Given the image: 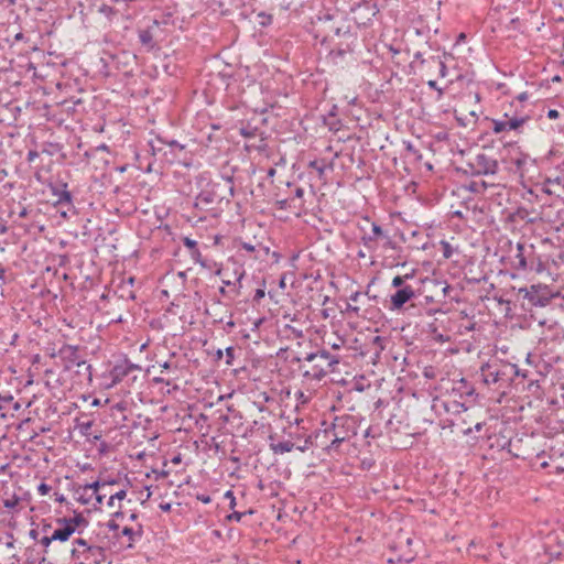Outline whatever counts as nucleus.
I'll return each instance as SVG.
<instances>
[{
  "mask_svg": "<svg viewBox=\"0 0 564 564\" xmlns=\"http://www.w3.org/2000/svg\"><path fill=\"white\" fill-rule=\"evenodd\" d=\"M445 58H446L445 53H444L443 57L440 55H430L429 57H426V62L438 63V67L436 68V70H437V76L441 78H444L447 75V66L445 63Z\"/></svg>",
  "mask_w": 564,
  "mask_h": 564,
  "instance_id": "29",
  "label": "nucleus"
},
{
  "mask_svg": "<svg viewBox=\"0 0 564 564\" xmlns=\"http://www.w3.org/2000/svg\"><path fill=\"white\" fill-rule=\"evenodd\" d=\"M154 144H158V148H163L166 145V142H167V139L161 137V135H155L153 139H150Z\"/></svg>",
  "mask_w": 564,
  "mask_h": 564,
  "instance_id": "56",
  "label": "nucleus"
},
{
  "mask_svg": "<svg viewBox=\"0 0 564 564\" xmlns=\"http://www.w3.org/2000/svg\"><path fill=\"white\" fill-rule=\"evenodd\" d=\"M141 367L131 362L128 358L119 360L109 371L108 378L111 384H117L122 381H134L137 376L134 372L141 371Z\"/></svg>",
  "mask_w": 564,
  "mask_h": 564,
  "instance_id": "14",
  "label": "nucleus"
},
{
  "mask_svg": "<svg viewBox=\"0 0 564 564\" xmlns=\"http://www.w3.org/2000/svg\"><path fill=\"white\" fill-rule=\"evenodd\" d=\"M452 394L470 401H475L477 395L474 386L464 378L454 382Z\"/></svg>",
  "mask_w": 564,
  "mask_h": 564,
  "instance_id": "18",
  "label": "nucleus"
},
{
  "mask_svg": "<svg viewBox=\"0 0 564 564\" xmlns=\"http://www.w3.org/2000/svg\"><path fill=\"white\" fill-rule=\"evenodd\" d=\"M419 288L421 295H416L415 302L412 303V306H421L427 315L443 312L442 299L432 288H430L427 281H423V285Z\"/></svg>",
  "mask_w": 564,
  "mask_h": 564,
  "instance_id": "10",
  "label": "nucleus"
},
{
  "mask_svg": "<svg viewBox=\"0 0 564 564\" xmlns=\"http://www.w3.org/2000/svg\"><path fill=\"white\" fill-rule=\"evenodd\" d=\"M253 510L249 509L248 511L240 512V511H234L232 513L228 514L226 517V520L228 522H240L242 518L247 514H252Z\"/></svg>",
  "mask_w": 564,
  "mask_h": 564,
  "instance_id": "39",
  "label": "nucleus"
},
{
  "mask_svg": "<svg viewBox=\"0 0 564 564\" xmlns=\"http://www.w3.org/2000/svg\"><path fill=\"white\" fill-rule=\"evenodd\" d=\"M427 86L438 93V98H441L443 96L444 91L441 87H438L436 80H434V79L429 80Z\"/></svg>",
  "mask_w": 564,
  "mask_h": 564,
  "instance_id": "58",
  "label": "nucleus"
},
{
  "mask_svg": "<svg viewBox=\"0 0 564 564\" xmlns=\"http://www.w3.org/2000/svg\"><path fill=\"white\" fill-rule=\"evenodd\" d=\"M512 163L516 167V172L519 173L521 177H524L530 172L531 167H534L535 160L529 154L519 153L518 156L512 159Z\"/></svg>",
  "mask_w": 564,
  "mask_h": 564,
  "instance_id": "22",
  "label": "nucleus"
},
{
  "mask_svg": "<svg viewBox=\"0 0 564 564\" xmlns=\"http://www.w3.org/2000/svg\"><path fill=\"white\" fill-rule=\"evenodd\" d=\"M217 275L223 276V284L228 286V293L230 294V300L236 299L241 293V280L246 275V270L241 265H237L234 262L232 272L229 273V267L220 268L216 271Z\"/></svg>",
  "mask_w": 564,
  "mask_h": 564,
  "instance_id": "11",
  "label": "nucleus"
},
{
  "mask_svg": "<svg viewBox=\"0 0 564 564\" xmlns=\"http://www.w3.org/2000/svg\"><path fill=\"white\" fill-rule=\"evenodd\" d=\"M416 295L420 294V288L414 285L404 286L401 290H397L394 294L390 297V306L391 311H400L404 307V305L409 302H415Z\"/></svg>",
  "mask_w": 564,
  "mask_h": 564,
  "instance_id": "15",
  "label": "nucleus"
},
{
  "mask_svg": "<svg viewBox=\"0 0 564 564\" xmlns=\"http://www.w3.org/2000/svg\"><path fill=\"white\" fill-rule=\"evenodd\" d=\"M127 403L123 401L117 402L116 404L111 405V414L115 416L117 413L123 414L127 410ZM122 419L126 420V416L122 415Z\"/></svg>",
  "mask_w": 564,
  "mask_h": 564,
  "instance_id": "43",
  "label": "nucleus"
},
{
  "mask_svg": "<svg viewBox=\"0 0 564 564\" xmlns=\"http://www.w3.org/2000/svg\"><path fill=\"white\" fill-rule=\"evenodd\" d=\"M148 145L153 156H156L159 154L163 156V148H158V144H154L151 140H149Z\"/></svg>",
  "mask_w": 564,
  "mask_h": 564,
  "instance_id": "52",
  "label": "nucleus"
},
{
  "mask_svg": "<svg viewBox=\"0 0 564 564\" xmlns=\"http://www.w3.org/2000/svg\"><path fill=\"white\" fill-rule=\"evenodd\" d=\"M427 283L442 299V305L447 297H449L451 301H457L456 297L452 295L454 289L449 284L436 280H427Z\"/></svg>",
  "mask_w": 564,
  "mask_h": 564,
  "instance_id": "24",
  "label": "nucleus"
},
{
  "mask_svg": "<svg viewBox=\"0 0 564 564\" xmlns=\"http://www.w3.org/2000/svg\"><path fill=\"white\" fill-rule=\"evenodd\" d=\"M76 500L80 502L82 505H88L90 503L94 492H90L87 490L84 486H80L76 489Z\"/></svg>",
  "mask_w": 564,
  "mask_h": 564,
  "instance_id": "33",
  "label": "nucleus"
},
{
  "mask_svg": "<svg viewBox=\"0 0 564 564\" xmlns=\"http://www.w3.org/2000/svg\"><path fill=\"white\" fill-rule=\"evenodd\" d=\"M545 160L549 161L562 175H557L555 177L547 176L544 181L543 191L547 194H551V189L549 185L557 184L564 185V150L562 145L556 144L553 145L545 155Z\"/></svg>",
  "mask_w": 564,
  "mask_h": 564,
  "instance_id": "12",
  "label": "nucleus"
},
{
  "mask_svg": "<svg viewBox=\"0 0 564 564\" xmlns=\"http://www.w3.org/2000/svg\"><path fill=\"white\" fill-rule=\"evenodd\" d=\"M183 245L189 250V252L198 248L197 241L191 239L189 237H185L183 239Z\"/></svg>",
  "mask_w": 564,
  "mask_h": 564,
  "instance_id": "49",
  "label": "nucleus"
},
{
  "mask_svg": "<svg viewBox=\"0 0 564 564\" xmlns=\"http://www.w3.org/2000/svg\"><path fill=\"white\" fill-rule=\"evenodd\" d=\"M19 409L20 404L14 400L11 393H0V417L4 419L8 415L13 416L14 412Z\"/></svg>",
  "mask_w": 564,
  "mask_h": 564,
  "instance_id": "21",
  "label": "nucleus"
},
{
  "mask_svg": "<svg viewBox=\"0 0 564 564\" xmlns=\"http://www.w3.org/2000/svg\"><path fill=\"white\" fill-rule=\"evenodd\" d=\"M518 297L527 300L531 306H546L553 297L547 285L533 284L530 288H521Z\"/></svg>",
  "mask_w": 564,
  "mask_h": 564,
  "instance_id": "13",
  "label": "nucleus"
},
{
  "mask_svg": "<svg viewBox=\"0 0 564 564\" xmlns=\"http://www.w3.org/2000/svg\"><path fill=\"white\" fill-rule=\"evenodd\" d=\"M106 496H107V494L106 492H101V490L94 495V497L96 498V501H97L98 505L102 503V501L106 498Z\"/></svg>",
  "mask_w": 564,
  "mask_h": 564,
  "instance_id": "63",
  "label": "nucleus"
},
{
  "mask_svg": "<svg viewBox=\"0 0 564 564\" xmlns=\"http://www.w3.org/2000/svg\"><path fill=\"white\" fill-rule=\"evenodd\" d=\"M58 356L65 362L66 369H72L73 367L83 368L85 370V379L87 382H91V365L82 359L78 346L65 344L59 348Z\"/></svg>",
  "mask_w": 564,
  "mask_h": 564,
  "instance_id": "8",
  "label": "nucleus"
},
{
  "mask_svg": "<svg viewBox=\"0 0 564 564\" xmlns=\"http://www.w3.org/2000/svg\"><path fill=\"white\" fill-rule=\"evenodd\" d=\"M166 147H169V151L163 152V158H165V160L170 163L178 160L180 153L185 149V147L176 140H167Z\"/></svg>",
  "mask_w": 564,
  "mask_h": 564,
  "instance_id": "26",
  "label": "nucleus"
},
{
  "mask_svg": "<svg viewBox=\"0 0 564 564\" xmlns=\"http://www.w3.org/2000/svg\"><path fill=\"white\" fill-rule=\"evenodd\" d=\"M189 254H191L192 260L195 263H199L203 268L207 267L206 261L203 259L202 253L198 248L191 251Z\"/></svg>",
  "mask_w": 564,
  "mask_h": 564,
  "instance_id": "45",
  "label": "nucleus"
},
{
  "mask_svg": "<svg viewBox=\"0 0 564 564\" xmlns=\"http://www.w3.org/2000/svg\"><path fill=\"white\" fill-rule=\"evenodd\" d=\"M495 182H487V181H480V182H477V181H473L470 182V184L468 185V189L473 193H477V194H480V193H484L485 189L488 187V186H495Z\"/></svg>",
  "mask_w": 564,
  "mask_h": 564,
  "instance_id": "35",
  "label": "nucleus"
},
{
  "mask_svg": "<svg viewBox=\"0 0 564 564\" xmlns=\"http://www.w3.org/2000/svg\"><path fill=\"white\" fill-rule=\"evenodd\" d=\"M112 495V499H116V500H123L127 496V490L126 489H121L117 492H113L111 494Z\"/></svg>",
  "mask_w": 564,
  "mask_h": 564,
  "instance_id": "59",
  "label": "nucleus"
},
{
  "mask_svg": "<svg viewBox=\"0 0 564 564\" xmlns=\"http://www.w3.org/2000/svg\"><path fill=\"white\" fill-rule=\"evenodd\" d=\"M313 445L312 436H307L301 445H295V448L304 452Z\"/></svg>",
  "mask_w": 564,
  "mask_h": 564,
  "instance_id": "51",
  "label": "nucleus"
},
{
  "mask_svg": "<svg viewBox=\"0 0 564 564\" xmlns=\"http://www.w3.org/2000/svg\"><path fill=\"white\" fill-rule=\"evenodd\" d=\"M307 166H308V169L315 170L318 174V177L323 178L325 175V170L327 167V164H326L325 159H321V160L316 159V160L310 161Z\"/></svg>",
  "mask_w": 564,
  "mask_h": 564,
  "instance_id": "34",
  "label": "nucleus"
},
{
  "mask_svg": "<svg viewBox=\"0 0 564 564\" xmlns=\"http://www.w3.org/2000/svg\"><path fill=\"white\" fill-rule=\"evenodd\" d=\"M319 20L323 22V31L326 32V34H332V26L338 24V21H335L334 18L329 14H326L324 18H321Z\"/></svg>",
  "mask_w": 564,
  "mask_h": 564,
  "instance_id": "38",
  "label": "nucleus"
},
{
  "mask_svg": "<svg viewBox=\"0 0 564 564\" xmlns=\"http://www.w3.org/2000/svg\"><path fill=\"white\" fill-rule=\"evenodd\" d=\"M116 481L115 480H111V481H95V482H91V484H87L85 485L84 487L89 490L90 492H94V495L102 489H105L106 487L108 486H111V485H115Z\"/></svg>",
  "mask_w": 564,
  "mask_h": 564,
  "instance_id": "36",
  "label": "nucleus"
},
{
  "mask_svg": "<svg viewBox=\"0 0 564 564\" xmlns=\"http://www.w3.org/2000/svg\"><path fill=\"white\" fill-rule=\"evenodd\" d=\"M98 12L104 14L105 17L108 18V20H112V18L117 14V10L113 9L112 7L108 6V4H105L102 3L99 8H98Z\"/></svg>",
  "mask_w": 564,
  "mask_h": 564,
  "instance_id": "41",
  "label": "nucleus"
},
{
  "mask_svg": "<svg viewBox=\"0 0 564 564\" xmlns=\"http://www.w3.org/2000/svg\"><path fill=\"white\" fill-rule=\"evenodd\" d=\"M142 533H143V531H142L141 524L138 525V530H134L133 528L124 527L121 531V534L123 536L128 538V541H129L128 546L129 547L132 546V544L135 540L141 539Z\"/></svg>",
  "mask_w": 564,
  "mask_h": 564,
  "instance_id": "30",
  "label": "nucleus"
},
{
  "mask_svg": "<svg viewBox=\"0 0 564 564\" xmlns=\"http://www.w3.org/2000/svg\"><path fill=\"white\" fill-rule=\"evenodd\" d=\"M332 32L335 41L347 39V35L349 34H357V32L354 31L350 24L344 19H340L337 25L332 26ZM326 35H330V33H327Z\"/></svg>",
  "mask_w": 564,
  "mask_h": 564,
  "instance_id": "25",
  "label": "nucleus"
},
{
  "mask_svg": "<svg viewBox=\"0 0 564 564\" xmlns=\"http://www.w3.org/2000/svg\"><path fill=\"white\" fill-rule=\"evenodd\" d=\"M236 357V348L229 346L226 348V365L232 366Z\"/></svg>",
  "mask_w": 564,
  "mask_h": 564,
  "instance_id": "46",
  "label": "nucleus"
},
{
  "mask_svg": "<svg viewBox=\"0 0 564 564\" xmlns=\"http://www.w3.org/2000/svg\"><path fill=\"white\" fill-rule=\"evenodd\" d=\"M549 256L538 253L534 245L518 242L512 268L524 273H543L547 270Z\"/></svg>",
  "mask_w": 564,
  "mask_h": 564,
  "instance_id": "4",
  "label": "nucleus"
},
{
  "mask_svg": "<svg viewBox=\"0 0 564 564\" xmlns=\"http://www.w3.org/2000/svg\"><path fill=\"white\" fill-rule=\"evenodd\" d=\"M259 18H261L262 20L260 21V24L262 26H267V25H270L271 22H272V17L270 14H265L263 12L259 13Z\"/></svg>",
  "mask_w": 564,
  "mask_h": 564,
  "instance_id": "57",
  "label": "nucleus"
},
{
  "mask_svg": "<svg viewBox=\"0 0 564 564\" xmlns=\"http://www.w3.org/2000/svg\"><path fill=\"white\" fill-rule=\"evenodd\" d=\"M197 184L202 188L195 198L194 206L202 210H208L223 200L229 203L235 195L234 180L230 176L223 177L220 182H214L200 175Z\"/></svg>",
  "mask_w": 564,
  "mask_h": 564,
  "instance_id": "2",
  "label": "nucleus"
},
{
  "mask_svg": "<svg viewBox=\"0 0 564 564\" xmlns=\"http://www.w3.org/2000/svg\"><path fill=\"white\" fill-rule=\"evenodd\" d=\"M74 533L70 525L66 523V517L55 518V528L52 536L56 542H66Z\"/></svg>",
  "mask_w": 564,
  "mask_h": 564,
  "instance_id": "20",
  "label": "nucleus"
},
{
  "mask_svg": "<svg viewBox=\"0 0 564 564\" xmlns=\"http://www.w3.org/2000/svg\"><path fill=\"white\" fill-rule=\"evenodd\" d=\"M518 373V366L500 359L484 364L478 372L479 379L487 386L499 383L509 386L514 381Z\"/></svg>",
  "mask_w": 564,
  "mask_h": 564,
  "instance_id": "5",
  "label": "nucleus"
},
{
  "mask_svg": "<svg viewBox=\"0 0 564 564\" xmlns=\"http://www.w3.org/2000/svg\"><path fill=\"white\" fill-rule=\"evenodd\" d=\"M158 26H159V23H158L156 20H154L152 26H149L147 29H141V30L138 31L139 41L142 44V46L145 47V50L148 52L153 51L154 48H156V43L154 41L153 29H158Z\"/></svg>",
  "mask_w": 564,
  "mask_h": 564,
  "instance_id": "23",
  "label": "nucleus"
},
{
  "mask_svg": "<svg viewBox=\"0 0 564 564\" xmlns=\"http://www.w3.org/2000/svg\"><path fill=\"white\" fill-rule=\"evenodd\" d=\"M546 117L551 120H554L560 117V112L556 109H549L546 112Z\"/></svg>",
  "mask_w": 564,
  "mask_h": 564,
  "instance_id": "61",
  "label": "nucleus"
},
{
  "mask_svg": "<svg viewBox=\"0 0 564 564\" xmlns=\"http://www.w3.org/2000/svg\"><path fill=\"white\" fill-rule=\"evenodd\" d=\"M107 528L110 530V531H118L119 530V524L116 522L115 519H111L108 521L107 523Z\"/></svg>",
  "mask_w": 564,
  "mask_h": 564,
  "instance_id": "62",
  "label": "nucleus"
},
{
  "mask_svg": "<svg viewBox=\"0 0 564 564\" xmlns=\"http://www.w3.org/2000/svg\"><path fill=\"white\" fill-rule=\"evenodd\" d=\"M405 153L408 156H412L415 161H420L422 159L421 152L411 143H405Z\"/></svg>",
  "mask_w": 564,
  "mask_h": 564,
  "instance_id": "40",
  "label": "nucleus"
},
{
  "mask_svg": "<svg viewBox=\"0 0 564 564\" xmlns=\"http://www.w3.org/2000/svg\"><path fill=\"white\" fill-rule=\"evenodd\" d=\"M442 249H443V256L445 259H449L453 254V249L449 242L442 240L441 241Z\"/></svg>",
  "mask_w": 564,
  "mask_h": 564,
  "instance_id": "47",
  "label": "nucleus"
},
{
  "mask_svg": "<svg viewBox=\"0 0 564 564\" xmlns=\"http://www.w3.org/2000/svg\"><path fill=\"white\" fill-rule=\"evenodd\" d=\"M51 490H52V487L50 485H47L46 482H41L37 486V492L41 496L47 495Z\"/></svg>",
  "mask_w": 564,
  "mask_h": 564,
  "instance_id": "54",
  "label": "nucleus"
},
{
  "mask_svg": "<svg viewBox=\"0 0 564 564\" xmlns=\"http://www.w3.org/2000/svg\"><path fill=\"white\" fill-rule=\"evenodd\" d=\"M365 245L369 246V243L382 241V247L384 249H395L397 245L393 239L389 236L387 231H384L380 225L377 223L371 224V232L365 236L364 238Z\"/></svg>",
  "mask_w": 564,
  "mask_h": 564,
  "instance_id": "16",
  "label": "nucleus"
},
{
  "mask_svg": "<svg viewBox=\"0 0 564 564\" xmlns=\"http://www.w3.org/2000/svg\"><path fill=\"white\" fill-rule=\"evenodd\" d=\"M294 361L300 364L299 369L304 379L319 382L334 370V366L339 362V359L322 349L307 354L304 358L296 357Z\"/></svg>",
  "mask_w": 564,
  "mask_h": 564,
  "instance_id": "3",
  "label": "nucleus"
},
{
  "mask_svg": "<svg viewBox=\"0 0 564 564\" xmlns=\"http://www.w3.org/2000/svg\"><path fill=\"white\" fill-rule=\"evenodd\" d=\"M66 523L70 525L74 532L78 533H80L89 524L88 520L83 516L82 512L75 513L74 517H66Z\"/></svg>",
  "mask_w": 564,
  "mask_h": 564,
  "instance_id": "28",
  "label": "nucleus"
},
{
  "mask_svg": "<svg viewBox=\"0 0 564 564\" xmlns=\"http://www.w3.org/2000/svg\"><path fill=\"white\" fill-rule=\"evenodd\" d=\"M54 528H55V519L50 522L44 520L40 527V532L42 535H50V534H52Z\"/></svg>",
  "mask_w": 564,
  "mask_h": 564,
  "instance_id": "42",
  "label": "nucleus"
},
{
  "mask_svg": "<svg viewBox=\"0 0 564 564\" xmlns=\"http://www.w3.org/2000/svg\"><path fill=\"white\" fill-rule=\"evenodd\" d=\"M485 425V422H477L474 427H468L463 431L465 435H469L473 431L480 432Z\"/></svg>",
  "mask_w": 564,
  "mask_h": 564,
  "instance_id": "55",
  "label": "nucleus"
},
{
  "mask_svg": "<svg viewBox=\"0 0 564 564\" xmlns=\"http://www.w3.org/2000/svg\"><path fill=\"white\" fill-rule=\"evenodd\" d=\"M409 279H412L411 275L409 274H405V275H395L393 279H392V282H391V285L393 288H395L397 290H401L403 289L404 286H409L410 284L406 283V280Z\"/></svg>",
  "mask_w": 564,
  "mask_h": 564,
  "instance_id": "37",
  "label": "nucleus"
},
{
  "mask_svg": "<svg viewBox=\"0 0 564 564\" xmlns=\"http://www.w3.org/2000/svg\"><path fill=\"white\" fill-rule=\"evenodd\" d=\"M421 66L426 67L427 69L432 70V69H436L438 67V63H430V62H426V58H425V59L421 61Z\"/></svg>",
  "mask_w": 564,
  "mask_h": 564,
  "instance_id": "60",
  "label": "nucleus"
},
{
  "mask_svg": "<svg viewBox=\"0 0 564 564\" xmlns=\"http://www.w3.org/2000/svg\"><path fill=\"white\" fill-rule=\"evenodd\" d=\"M357 40V34H349L347 39L339 41H335L333 35H324L321 43L322 45L328 43L332 46L326 56L327 61L333 65L344 67L348 59L352 57Z\"/></svg>",
  "mask_w": 564,
  "mask_h": 564,
  "instance_id": "7",
  "label": "nucleus"
},
{
  "mask_svg": "<svg viewBox=\"0 0 564 564\" xmlns=\"http://www.w3.org/2000/svg\"><path fill=\"white\" fill-rule=\"evenodd\" d=\"M264 289H265V283L263 282L262 286L256 290L254 295L252 297L253 302L259 303L264 297V295H265Z\"/></svg>",
  "mask_w": 564,
  "mask_h": 564,
  "instance_id": "48",
  "label": "nucleus"
},
{
  "mask_svg": "<svg viewBox=\"0 0 564 564\" xmlns=\"http://www.w3.org/2000/svg\"><path fill=\"white\" fill-rule=\"evenodd\" d=\"M70 564H104L107 557L106 549L97 544H90L83 538H76L72 542Z\"/></svg>",
  "mask_w": 564,
  "mask_h": 564,
  "instance_id": "6",
  "label": "nucleus"
},
{
  "mask_svg": "<svg viewBox=\"0 0 564 564\" xmlns=\"http://www.w3.org/2000/svg\"><path fill=\"white\" fill-rule=\"evenodd\" d=\"M467 169L471 176H495L499 171V163L485 153H478L467 162Z\"/></svg>",
  "mask_w": 564,
  "mask_h": 564,
  "instance_id": "9",
  "label": "nucleus"
},
{
  "mask_svg": "<svg viewBox=\"0 0 564 564\" xmlns=\"http://www.w3.org/2000/svg\"><path fill=\"white\" fill-rule=\"evenodd\" d=\"M53 542H56L52 534L50 535H42L39 540V543L43 546V552L44 553H47L48 552V547L50 545L53 543Z\"/></svg>",
  "mask_w": 564,
  "mask_h": 564,
  "instance_id": "44",
  "label": "nucleus"
},
{
  "mask_svg": "<svg viewBox=\"0 0 564 564\" xmlns=\"http://www.w3.org/2000/svg\"><path fill=\"white\" fill-rule=\"evenodd\" d=\"M357 420L354 416H336L329 426L315 434L316 445L322 446L327 453H338L340 445L357 434Z\"/></svg>",
  "mask_w": 564,
  "mask_h": 564,
  "instance_id": "1",
  "label": "nucleus"
},
{
  "mask_svg": "<svg viewBox=\"0 0 564 564\" xmlns=\"http://www.w3.org/2000/svg\"><path fill=\"white\" fill-rule=\"evenodd\" d=\"M528 120L527 116H521L518 113H513V117L510 119H492V131L495 133H501L511 130H518L522 127Z\"/></svg>",
  "mask_w": 564,
  "mask_h": 564,
  "instance_id": "17",
  "label": "nucleus"
},
{
  "mask_svg": "<svg viewBox=\"0 0 564 564\" xmlns=\"http://www.w3.org/2000/svg\"><path fill=\"white\" fill-rule=\"evenodd\" d=\"M40 534H41L40 529H32L29 533L30 538L37 542L40 540Z\"/></svg>",
  "mask_w": 564,
  "mask_h": 564,
  "instance_id": "64",
  "label": "nucleus"
},
{
  "mask_svg": "<svg viewBox=\"0 0 564 564\" xmlns=\"http://www.w3.org/2000/svg\"><path fill=\"white\" fill-rule=\"evenodd\" d=\"M285 330H286V332H290V334L293 336V338L299 339V338H302V337H303V330H302V329H299V328H296V327H293V326L288 325V326L285 327Z\"/></svg>",
  "mask_w": 564,
  "mask_h": 564,
  "instance_id": "50",
  "label": "nucleus"
},
{
  "mask_svg": "<svg viewBox=\"0 0 564 564\" xmlns=\"http://www.w3.org/2000/svg\"><path fill=\"white\" fill-rule=\"evenodd\" d=\"M239 132L242 137L249 139V138H254L257 135H260L262 134V132H260V129L256 126H252L251 123H242L240 129H239Z\"/></svg>",
  "mask_w": 564,
  "mask_h": 564,
  "instance_id": "32",
  "label": "nucleus"
},
{
  "mask_svg": "<svg viewBox=\"0 0 564 564\" xmlns=\"http://www.w3.org/2000/svg\"><path fill=\"white\" fill-rule=\"evenodd\" d=\"M226 499L229 500V508L235 509L236 507V497L234 495L232 490H227L224 496Z\"/></svg>",
  "mask_w": 564,
  "mask_h": 564,
  "instance_id": "53",
  "label": "nucleus"
},
{
  "mask_svg": "<svg viewBox=\"0 0 564 564\" xmlns=\"http://www.w3.org/2000/svg\"><path fill=\"white\" fill-rule=\"evenodd\" d=\"M241 249L246 250L247 252L253 253L254 259H263L265 256L269 254V247L263 246L262 243L258 245H251L249 242H242Z\"/></svg>",
  "mask_w": 564,
  "mask_h": 564,
  "instance_id": "27",
  "label": "nucleus"
},
{
  "mask_svg": "<svg viewBox=\"0 0 564 564\" xmlns=\"http://www.w3.org/2000/svg\"><path fill=\"white\" fill-rule=\"evenodd\" d=\"M51 193L54 197H56V205H69L73 206V195L67 189V184L64 182L51 184L50 185Z\"/></svg>",
  "mask_w": 564,
  "mask_h": 564,
  "instance_id": "19",
  "label": "nucleus"
},
{
  "mask_svg": "<svg viewBox=\"0 0 564 564\" xmlns=\"http://www.w3.org/2000/svg\"><path fill=\"white\" fill-rule=\"evenodd\" d=\"M270 447L274 454H284L292 452L293 448H295V443H293L292 441L271 443Z\"/></svg>",
  "mask_w": 564,
  "mask_h": 564,
  "instance_id": "31",
  "label": "nucleus"
}]
</instances>
